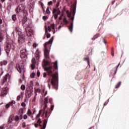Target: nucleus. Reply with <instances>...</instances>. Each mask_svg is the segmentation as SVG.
<instances>
[{"mask_svg":"<svg viewBox=\"0 0 129 129\" xmlns=\"http://www.w3.org/2000/svg\"><path fill=\"white\" fill-rule=\"evenodd\" d=\"M14 118L16 121L18 122V123L20 122V117H19V116H15V117H14Z\"/></svg>","mask_w":129,"mask_h":129,"instance_id":"nucleus-30","label":"nucleus"},{"mask_svg":"<svg viewBox=\"0 0 129 129\" xmlns=\"http://www.w3.org/2000/svg\"><path fill=\"white\" fill-rule=\"evenodd\" d=\"M42 112H43V110H42V109L40 110L38 114L36 116V119H38V118L37 122V123H39L40 126H42V125L41 124V123H42V121L41 120V118H40V116H41V114H42Z\"/></svg>","mask_w":129,"mask_h":129,"instance_id":"nucleus-8","label":"nucleus"},{"mask_svg":"<svg viewBox=\"0 0 129 129\" xmlns=\"http://www.w3.org/2000/svg\"><path fill=\"white\" fill-rule=\"evenodd\" d=\"M42 66L50 76H52V79L51 80V85L53 89L55 90H58V72L55 73V74H53L54 72V68L52 66V63L49 62L45 59L42 61Z\"/></svg>","mask_w":129,"mask_h":129,"instance_id":"nucleus-1","label":"nucleus"},{"mask_svg":"<svg viewBox=\"0 0 129 129\" xmlns=\"http://www.w3.org/2000/svg\"><path fill=\"white\" fill-rule=\"evenodd\" d=\"M40 75H41V73H40V71H39V70H38L37 72V77H40Z\"/></svg>","mask_w":129,"mask_h":129,"instance_id":"nucleus-38","label":"nucleus"},{"mask_svg":"<svg viewBox=\"0 0 129 129\" xmlns=\"http://www.w3.org/2000/svg\"><path fill=\"white\" fill-rule=\"evenodd\" d=\"M8 82H10V75L9 74L6 75V76H5L4 80H3V82L4 83H6V82H7V81H8Z\"/></svg>","mask_w":129,"mask_h":129,"instance_id":"nucleus-18","label":"nucleus"},{"mask_svg":"<svg viewBox=\"0 0 129 129\" xmlns=\"http://www.w3.org/2000/svg\"><path fill=\"white\" fill-rule=\"evenodd\" d=\"M31 62L32 63L31 64V68L32 70H34V69L36 68V63H37V61H36V58L35 57H33L32 59Z\"/></svg>","mask_w":129,"mask_h":129,"instance_id":"nucleus-12","label":"nucleus"},{"mask_svg":"<svg viewBox=\"0 0 129 129\" xmlns=\"http://www.w3.org/2000/svg\"><path fill=\"white\" fill-rule=\"evenodd\" d=\"M15 118V117L14 116V115H11L9 119L8 122H12L13 121V120Z\"/></svg>","mask_w":129,"mask_h":129,"instance_id":"nucleus-25","label":"nucleus"},{"mask_svg":"<svg viewBox=\"0 0 129 129\" xmlns=\"http://www.w3.org/2000/svg\"><path fill=\"white\" fill-rule=\"evenodd\" d=\"M42 19H43V20H44V21H45V20H47V19H48V17L47 16H43L42 17Z\"/></svg>","mask_w":129,"mask_h":129,"instance_id":"nucleus-52","label":"nucleus"},{"mask_svg":"<svg viewBox=\"0 0 129 129\" xmlns=\"http://www.w3.org/2000/svg\"><path fill=\"white\" fill-rule=\"evenodd\" d=\"M35 57L37 59V61H39L40 60V51H39V49H37L35 54Z\"/></svg>","mask_w":129,"mask_h":129,"instance_id":"nucleus-19","label":"nucleus"},{"mask_svg":"<svg viewBox=\"0 0 129 129\" xmlns=\"http://www.w3.org/2000/svg\"><path fill=\"white\" fill-rule=\"evenodd\" d=\"M58 11V9H53V15L54 14H56V13H57V11Z\"/></svg>","mask_w":129,"mask_h":129,"instance_id":"nucleus-41","label":"nucleus"},{"mask_svg":"<svg viewBox=\"0 0 129 129\" xmlns=\"http://www.w3.org/2000/svg\"><path fill=\"white\" fill-rule=\"evenodd\" d=\"M22 12H24V13L28 14V12L25 10V6L23 4L20 5L16 9V12L17 14H20V13H22Z\"/></svg>","mask_w":129,"mask_h":129,"instance_id":"nucleus-5","label":"nucleus"},{"mask_svg":"<svg viewBox=\"0 0 129 129\" xmlns=\"http://www.w3.org/2000/svg\"><path fill=\"white\" fill-rule=\"evenodd\" d=\"M121 84V82H119L118 84H116L115 86V88H118L119 86H120V85Z\"/></svg>","mask_w":129,"mask_h":129,"instance_id":"nucleus-34","label":"nucleus"},{"mask_svg":"<svg viewBox=\"0 0 129 129\" xmlns=\"http://www.w3.org/2000/svg\"><path fill=\"white\" fill-rule=\"evenodd\" d=\"M8 91H9L8 87L3 88L2 90L0 91V96L1 97H5V96L8 94Z\"/></svg>","mask_w":129,"mask_h":129,"instance_id":"nucleus-7","label":"nucleus"},{"mask_svg":"<svg viewBox=\"0 0 129 129\" xmlns=\"http://www.w3.org/2000/svg\"><path fill=\"white\" fill-rule=\"evenodd\" d=\"M22 127H26V122H23V123H22Z\"/></svg>","mask_w":129,"mask_h":129,"instance_id":"nucleus-51","label":"nucleus"},{"mask_svg":"<svg viewBox=\"0 0 129 129\" xmlns=\"http://www.w3.org/2000/svg\"><path fill=\"white\" fill-rule=\"evenodd\" d=\"M108 102H109V99H108L107 101L104 104V106H105V105H106Z\"/></svg>","mask_w":129,"mask_h":129,"instance_id":"nucleus-54","label":"nucleus"},{"mask_svg":"<svg viewBox=\"0 0 129 129\" xmlns=\"http://www.w3.org/2000/svg\"><path fill=\"white\" fill-rule=\"evenodd\" d=\"M48 99H49V97H46L44 98V103H45V104H46L45 106L44 109L46 108V107H47V104L48 103ZM44 113H45V109H44V110H43L42 116H44Z\"/></svg>","mask_w":129,"mask_h":129,"instance_id":"nucleus-17","label":"nucleus"},{"mask_svg":"<svg viewBox=\"0 0 129 129\" xmlns=\"http://www.w3.org/2000/svg\"><path fill=\"white\" fill-rule=\"evenodd\" d=\"M31 93L30 92H26V96H28V97H30L31 96Z\"/></svg>","mask_w":129,"mask_h":129,"instance_id":"nucleus-40","label":"nucleus"},{"mask_svg":"<svg viewBox=\"0 0 129 129\" xmlns=\"http://www.w3.org/2000/svg\"><path fill=\"white\" fill-rule=\"evenodd\" d=\"M47 94L48 91L46 90V89H45V88H43L41 92V94L42 96H43V97H45V96H46V95H47Z\"/></svg>","mask_w":129,"mask_h":129,"instance_id":"nucleus-13","label":"nucleus"},{"mask_svg":"<svg viewBox=\"0 0 129 129\" xmlns=\"http://www.w3.org/2000/svg\"><path fill=\"white\" fill-rule=\"evenodd\" d=\"M47 115H48V111L46 110V111H45V117H47Z\"/></svg>","mask_w":129,"mask_h":129,"instance_id":"nucleus-59","label":"nucleus"},{"mask_svg":"<svg viewBox=\"0 0 129 129\" xmlns=\"http://www.w3.org/2000/svg\"><path fill=\"white\" fill-rule=\"evenodd\" d=\"M73 26H74L73 22H72L71 23L70 26L69 27V31H70L71 33H72V32L73 31Z\"/></svg>","mask_w":129,"mask_h":129,"instance_id":"nucleus-23","label":"nucleus"},{"mask_svg":"<svg viewBox=\"0 0 129 129\" xmlns=\"http://www.w3.org/2000/svg\"><path fill=\"white\" fill-rule=\"evenodd\" d=\"M34 92L35 93V95L33 99L32 100L33 103H35V102H36V100L37 99V93L36 92V91H35Z\"/></svg>","mask_w":129,"mask_h":129,"instance_id":"nucleus-28","label":"nucleus"},{"mask_svg":"<svg viewBox=\"0 0 129 129\" xmlns=\"http://www.w3.org/2000/svg\"><path fill=\"white\" fill-rule=\"evenodd\" d=\"M52 4H53V2H52V1H50V2H48V6H51V5H52Z\"/></svg>","mask_w":129,"mask_h":129,"instance_id":"nucleus-56","label":"nucleus"},{"mask_svg":"<svg viewBox=\"0 0 129 129\" xmlns=\"http://www.w3.org/2000/svg\"><path fill=\"white\" fill-rule=\"evenodd\" d=\"M49 37H51V34H50L49 33H47L46 37L49 38Z\"/></svg>","mask_w":129,"mask_h":129,"instance_id":"nucleus-57","label":"nucleus"},{"mask_svg":"<svg viewBox=\"0 0 129 129\" xmlns=\"http://www.w3.org/2000/svg\"><path fill=\"white\" fill-rule=\"evenodd\" d=\"M33 114H34V112L33 113L32 111H31V109H28L27 111V115H28V116H29L31 118H34Z\"/></svg>","mask_w":129,"mask_h":129,"instance_id":"nucleus-16","label":"nucleus"},{"mask_svg":"<svg viewBox=\"0 0 129 129\" xmlns=\"http://www.w3.org/2000/svg\"><path fill=\"white\" fill-rule=\"evenodd\" d=\"M3 41V36H2V34L0 33V55L2 54L1 51H2V49L3 48V43H2Z\"/></svg>","mask_w":129,"mask_h":129,"instance_id":"nucleus-20","label":"nucleus"},{"mask_svg":"<svg viewBox=\"0 0 129 129\" xmlns=\"http://www.w3.org/2000/svg\"><path fill=\"white\" fill-rule=\"evenodd\" d=\"M12 20L14 22H16V21H17V15L16 14L12 16Z\"/></svg>","mask_w":129,"mask_h":129,"instance_id":"nucleus-27","label":"nucleus"},{"mask_svg":"<svg viewBox=\"0 0 129 129\" xmlns=\"http://www.w3.org/2000/svg\"><path fill=\"white\" fill-rule=\"evenodd\" d=\"M47 76V74L46 73H43V77L45 78V77Z\"/></svg>","mask_w":129,"mask_h":129,"instance_id":"nucleus-55","label":"nucleus"},{"mask_svg":"<svg viewBox=\"0 0 129 129\" xmlns=\"http://www.w3.org/2000/svg\"><path fill=\"white\" fill-rule=\"evenodd\" d=\"M68 18H69V19L71 18V14L68 13Z\"/></svg>","mask_w":129,"mask_h":129,"instance_id":"nucleus-60","label":"nucleus"},{"mask_svg":"<svg viewBox=\"0 0 129 129\" xmlns=\"http://www.w3.org/2000/svg\"><path fill=\"white\" fill-rule=\"evenodd\" d=\"M25 32H26V34L28 37H31V36H33L34 34L33 32V30L30 29L29 27L25 29Z\"/></svg>","mask_w":129,"mask_h":129,"instance_id":"nucleus-11","label":"nucleus"},{"mask_svg":"<svg viewBox=\"0 0 129 129\" xmlns=\"http://www.w3.org/2000/svg\"><path fill=\"white\" fill-rule=\"evenodd\" d=\"M99 37V33H97L96 35H95L92 38V40H95V39H97V38H98Z\"/></svg>","mask_w":129,"mask_h":129,"instance_id":"nucleus-29","label":"nucleus"},{"mask_svg":"<svg viewBox=\"0 0 129 129\" xmlns=\"http://www.w3.org/2000/svg\"><path fill=\"white\" fill-rule=\"evenodd\" d=\"M13 104H16V101L13 100L11 102H9L8 103V104L6 105V106H5L6 108H9V107H10V106L13 105Z\"/></svg>","mask_w":129,"mask_h":129,"instance_id":"nucleus-15","label":"nucleus"},{"mask_svg":"<svg viewBox=\"0 0 129 129\" xmlns=\"http://www.w3.org/2000/svg\"><path fill=\"white\" fill-rule=\"evenodd\" d=\"M51 28L53 30V34H55L56 33V31H55V24L51 25Z\"/></svg>","mask_w":129,"mask_h":129,"instance_id":"nucleus-32","label":"nucleus"},{"mask_svg":"<svg viewBox=\"0 0 129 129\" xmlns=\"http://www.w3.org/2000/svg\"><path fill=\"white\" fill-rule=\"evenodd\" d=\"M22 25H25V24H26V25H27V26H28V27H30V25H31V21L30 20H28L27 19V17H24V18L23 19L22 21Z\"/></svg>","mask_w":129,"mask_h":129,"instance_id":"nucleus-10","label":"nucleus"},{"mask_svg":"<svg viewBox=\"0 0 129 129\" xmlns=\"http://www.w3.org/2000/svg\"><path fill=\"white\" fill-rule=\"evenodd\" d=\"M21 106H23V107H25L26 106V103H25V102H22L21 103Z\"/></svg>","mask_w":129,"mask_h":129,"instance_id":"nucleus-50","label":"nucleus"},{"mask_svg":"<svg viewBox=\"0 0 129 129\" xmlns=\"http://www.w3.org/2000/svg\"><path fill=\"white\" fill-rule=\"evenodd\" d=\"M56 15H58L59 16V15H60V14H61V11H60V10L59 9H57V11H56Z\"/></svg>","mask_w":129,"mask_h":129,"instance_id":"nucleus-42","label":"nucleus"},{"mask_svg":"<svg viewBox=\"0 0 129 129\" xmlns=\"http://www.w3.org/2000/svg\"><path fill=\"white\" fill-rule=\"evenodd\" d=\"M60 5V3L57 2L55 6L56 9H58L59 8V5Z\"/></svg>","mask_w":129,"mask_h":129,"instance_id":"nucleus-39","label":"nucleus"},{"mask_svg":"<svg viewBox=\"0 0 129 129\" xmlns=\"http://www.w3.org/2000/svg\"><path fill=\"white\" fill-rule=\"evenodd\" d=\"M24 119H27L28 118V115L25 114L23 116Z\"/></svg>","mask_w":129,"mask_h":129,"instance_id":"nucleus-47","label":"nucleus"},{"mask_svg":"<svg viewBox=\"0 0 129 129\" xmlns=\"http://www.w3.org/2000/svg\"><path fill=\"white\" fill-rule=\"evenodd\" d=\"M84 61H86L88 65L89 66L90 68V62H89V57H84Z\"/></svg>","mask_w":129,"mask_h":129,"instance_id":"nucleus-22","label":"nucleus"},{"mask_svg":"<svg viewBox=\"0 0 129 129\" xmlns=\"http://www.w3.org/2000/svg\"><path fill=\"white\" fill-rule=\"evenodd\" d=\"M19 119H21V120L23 119V114H21L20 115V116H19Z\"/></svg>","mask_w":129,"mask_h":129,"instance_id":"nucleus-49","label":"nucleus"},{"mask_svg":"<svg viewBox=\"0 0 129 129\" xmlns=\"http://www.w3.org/2000/svg\"><path fill=\"white\" fill-rule=\"evenodd\" d=\"M69 19V20H71V21H74V17H71Z\"/></svg>","mask_w":129,"mask_h":129,"instance_id":"nucleus-63","label":"nucleus"},{"mask_svg":"<svg viewBox=\"0 0 129 129\" xmlns=\"http://www.w3.org/2000/svg\"><path fill=\"white\" fill-rule=\"evenodd\" d=\"M54 38L51 37L48 42L44 43V57L48 59L49 58V54H50V49H51V44L53 43Z\"/></svg>","mask_w":129,"mask_h":129,"instance_id":"nucleus-2","label":"nucleus"},{"mask_svg":"<svg viewBox=\"0 0 129 129\" xmlns=\"http://www.w3.org/2000/svg\"><path fill=\"white\" fill-rule=\"evenodd\" d=\"M1 65H2V66H3V65H7V64H8V60H3L1 61L0 62Z\"/></svg>","mask_w":129,"mask_h":129,"instance_id":"nucleus-26","label":"nucleus"},{"mask_svg":"<svg viewBox=\"0 0 129 129\" xmlns=\"http://www.w3.org/2000/svg\"><path fill=\"white\" fill-rule=\"evenodd\" d=\"M63 22L64 23L65 25H68L69 22L66 19V18H63Z\"/></svg>","mask_w":129,"mask_h":129,"instance_id":"nucleus-31","label":"nucleus"},{"mask_svg":"<svg viewBox=\"0 0 129 129\" xmlns=\"http://www.w3.org/2000/svg\"><path fill=\"white\" fill-rule=\"evenodd\" d=\"M64 27V24H63L62 26L60 25L59 27H58V30H60L61 29V28Z\"/></svg>","mask_w":129,"mask_h":129,"instance_id":"nucleus-58","label":"nucleus"},{"mask_svg":"<svg viewBox=\"0 0 129 129\" xmlns=\"http://www.w3.org/2000/svg\"><path fill=\"white\" fill-rule=\"evenodd\" d=\"M5 125H6V124H3L0 126V129H4V127H5Z\"/></svg>","mask_w":129,"mask_h":129,"instance_id":"nucleus-45","label":"nucleus"},{"mask_svg":"<svg viewBox=\"0 0 129 129\" xmlns=\"http://www.w3.org/2000/svg\"><path fill=\"white\" fill-rule=\"evenodd\" d=\"M36 90H37L38 93H41V92H42V91H41V89H40V88L36 89Z\"/></svg>","mask_w":129,"mask_h":129,"instance_id":"nucleus-46","label":"nucleus"},{"mask_svg":"<svg viewBox=\"0 0 129 129\" xmlns=\"http://www.w3.org/2000/svg\"><path fill=\"white\" fill-rule=\"evenodd\" d=\"M17 31L18 32V42L20 45H23V44H25V42H26L25 35L23 34L22 32L19 31V30H17Z\"/></svg>","mask_w":129,"mask_h":129,"instance_id":"nucleus-3","label":"nucleus"},{"mask_svg":"<svg viewBox=\"0 0 129 129\" xmlns=\"http://www.w3.org/2000/svg\"><path fill=\"white\" fill-rule=\"evenodd\" d=\"M58 14H53L54 19H55V20L57 19V18H58Z\"/></svg>","mask_w":129,"mask_h":129,"instance_id":"nucleus-43","label":"nucleus"},{"mask_svg":"<svg viewBox=\"0 0 129 129\" xmlns=\"http://www.w3.org/2000/svg\"><path fill=\"white\" fill-rule=\"evenodd\" d=\"M47 123H48V119H45L43 121V125L41 129H45L46 128V126H47Z\"/></svg>","mask_w":129,"mask_h":129,"instance_id":"nucleus-21","label":"nucleus"},{"mask_svg":"<svg viewBox=\"0 0 129 129\" xmlns=\"http://www.w3.org/2000/svg\"><path fill=\"white\" fill-rule=\"evenodd\" d=\"M77 6V1H75L74 4V7L73 8V16H75V14H76V7Z\"/></svg>","mask_w":129,"mask_h":129,"instance_id":"nucleus-14","label":"nucleus"},{"mask_svg":"<svg viewBox=\"0 0 129 129\" xmlns=\"http://www.w3.org/2000/svg\"><path fill=\"white\" fill-rule=\"evenodd\" d=\"M35 75H36V74L35 73H32L31 75H30V77L31 78H35Z\"/></svg>","mask_w":129,"mask_h":129,"instance_id":"nucleus-35","label":"nucleus"},{"mask_svg":"<svg viewBox=\"0 0 129 129\" xmlns=\"http://www.w3.org/2000/svg\"><path fill=\"white\" fill-rule=\"evenodd\" d=\"M21 96L20 95H18L17 97V100L18 101H20L21 100Z\"/></svg>","mask_w":129,"mask_h":129,"instance_id":"nucleus-48","label":"nucleus"},{"mask_svg":"<svg viewBox=\"0 0 129 129\" xmlns=\"http://www.w3.org/2000/svg\"><path fill=\"white\" fill-rule=\"evenodd\" d=\"M19 113H20L21 114H23V113H24V109L23 108H20L19 110Z\"/></svg>","mask_w":129,"mask_h":129,"instance_id":"nucleus-33","label":"nucleus"},{"mask_svg":"<svg viewBox=\"0 0 129 129\" xmlns=\"http://www.w3.org/2000/svg\"><path fill=\"white\" fill-rule=\"evenodd\" d=\"M53 67L56 70H58V61L56 60L53 62Z\"/></svg>","mask_w":129,"mask_h":129,"instance_id":"nucleus-24","label":"nucleus"},{"mask_svg":"<svg viewBox=\"0 0 129 129\" xmlns=\"http://www.w3.org/2000/svg\"><path fill=\"white\" fill-rule=\"evenodd\" d=\"M11 49H12V44L8 43L5 47L6 52L7 53L8 56H9V54H10V52H11Z\"/></svg>","mask_w":129,"mask_h":129,"instance_id":"nucleus-9","label":"nucleus"},{"mask_svg":"<svg viewBox=\"0 0 129 129\" xmlns=\"http://www.w3.org/2000/svg\"><path fill=\"white\" fill-rule=\"evenodd\" d=\"M50 109L51 110H53V109H54V105H52L50 107Z\"/></svg>","mask_w":129,"mask_h":129,"instance_id":"nucleus-61","label":"nucleus"},{"mask_svg":"<svg viewBox=\"0 0 129 129\" xmlns=\"http://www.w3.org/2000/svg\"><path fill=\"white\" fill-rule=\"evenodd\" d=\"M52 98H49V103H52Z\"/></svg>","mask_w":129,"mask_h":129,"instance_id":"nucleus-64","label":"nucleus"},{"mask_svg":"<svg viewBox=\"0 0 129 129\" xmlns=\"http://www.w3.org/2000/svg\"><path fill=\"white\" fill-rule=\"evenodd\" d=\"M48 30L49 32H51V27L48 26Z\"/></svg>","mask_w":129,"mask_h":129,"instance_id":"nucleus-62","label":"nucleus"},{"mask_svg":"<svg viewBox=\"0 0 129 129\" xmlns=\"http://www.w3.org/2000/svg\"><path fill=\"white\" fill-rule=\"evenodd\" d=\"M45 33H48V28L47 27V26H45Z\"/></svg>","mask_w":129,"mask_h":129,"instance_id":"nucleus-53","label":"nucleus"},{"mask_svg":"<svg viewBox=\"0 0 129 129\" xmlns=\"http://www.w3.org/2000/svg\"><path fill=\"white\" fill-rule=\"evenodd\" d=\"M46 14H47V15H50V10H49V7H48L46 9Z\"/></svg>","mask_w":129,"mask_h":129,"instance_id":"nucleus-37","label":"nucleus"},{"mask_svg":"<svg viewBox=\"0 0 129 129\" xmlns=\"http://www.w3.org/2000/svg\"><path fill=\"white\" fill-rule=\"evenodd\" d=\"M37 46H38V44H37V43H34L33 44V48H37Z\"/></svg>","mask_w":129,"mask_h":129,"instance_id":"nucleus-44","label":"nucleus"},{"mask_svg":"<svg viewBox=\"0 0 129 129\" xmlns=\"http://www.w3.org/2000/svg\"><path fill=\"white\" fill-rule=\"evenodd\" d=\"M21 89L22 90H25V89H26V86L22 85L21 87Z\"/></svg>","mask_w":129,"mask_h":129,"instance_id":"nucleus-36","label":"nucleus"},{"mask_svg":"<svg viewBox=\"0 0 129 129\" xmlns=\"http://www.w3.org/2000/svg\"><path fill=\"white\" fill-rule=\"evenodd\" d=\"M21 58H26V56L28 55V51L26 47H23L20 52Z\"/></svg>","mask_w":129,"mask_h":129,"instance_id":"nucleus-6","label":"nucleus"},{"mask_svg":"<svg viewBox=\"0 0 129 129\" xmlns=\"http://www.w3.org/2000/svg\"><path fill=\"white\" fill-rule=\"evenodd\" d=\"M16 68L17 69V71H18L19 73L25 72V68H24V63H23V61H20V63H17L16 64Z\"/></svg>","mask_w":129,"mask_h":129,"instance_id":"nucleus-4","label":"nucleus"}]
</instances>
